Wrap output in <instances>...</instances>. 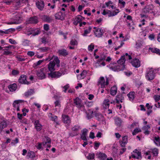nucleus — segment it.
Returning <instances> with one entry per match:
<instances>
[{"label":"nucleus","instance_id":"b1692460","mask_svg":"<svg viewBox=\"0 0 160 160\" xmlns=\"http://www.w3.org/2000/svg\"><path fill=\"white\" fill-rule=\"evenodd\" d=\"M133 152H134L136 154H137L138 155V157H136L135 155L132 154V157L133 158H136L137 159H139L140 157L141 158V152L138 151L137 149H136L134 151H133Z\"/></svg>","mask_w":160,"mask_h":160},{"label":"nucleus","instance_id":"de8ad7c7","mask_svg":"<svg viewBox=\"0 0 160 160\" xmlns=\"http://www.w3.org/2000/svg\"><path fill=\"white\" fill-rule=\"evenodd\" d=\"M116 11H117V12H114L115 13H113L112 12H110L109 14L108 15V17H113L115 15L117 14L119 12V10L118 9H116Z\"/></svg>","mask_w":160,"mask_h":160},{"label":"nucleus","instance_id":"7ed1b4c3","mask_svg":"<svg viewBox=\"0 0 160 160\" xmlns=\"http://www.w3.org/2000/svg\"><path fill=\"white\" fill-rule=\"evenodd\" d=\"M109 84L108 78L106 77L105 81L104 78L103 77H100L98 82V85H100L101 88H104L105 85H108Z\"/></svg>","mask_w":160,"mask_h":160},{"label":"nucleus","instance_id":"bb28decb","mask_svg":"<svg viewBox=\"0 0 160 160\" xmlns=\"http://www.w3.org/2000/svg\"><path fill=\"white\" fill-rule=\"evenodd\" d=\"M117 87L116 85L112 87L110 89L111 95L113 96L115 95L117 92Z\"/></svg>","mask_w":160,"mask_h":160},{"label":"nucleus","instance_id":"412c9836","mask_svg":"<svg viewBox=\"0 0 160 160\" xmlns=\"http://www.w3.org/2000/svg\"><path fill=\"white\" fill-rule=\"evenodd\" d=\"M7 124L6 121L3 120L0 122V133L2 130L7 127Z\"/></svg>","mask_w":160,"mask_h":160},{"label":"nucleus","instance_id":"f257e3e1","mask_svg":"<svg viewBox=\"0 0 160 160\" xmlns=\"http://www.w3.org/2000/svg\"><path fill=\"white\" fill-rule=\"evenodd\" d=\"M60 61L58 58L57 57H54L53 60L51 61L48 65V68L50 72L54 71L55 69L54 68L55 65H56L58 67H59Z\"/></svg>","mask_w":160,"mask_h":160},{"label":"nucleus","instance_id":"a18cd8bd","mask_svg":"<svg viewBox=\"0 0 160 160\" xmlns=\"http://www.w3.org/2000/svg\"><path fill=\"white\" fill-rule=\"evenodd\" d=\"M95 117L97 118L98 120L99 121L101 119L103 118V116L100 113H97L95 114Z\"/></svg>","mask_w":160,"mask_h":160},{"label":"nucleus","instance_id":"72a5a7b5","mask_svg":"<svg viewBox=\"0 0 160 160\" xmlns=\"http://www.w3.org/2000/svg\"><path fill=\"white\" fill-rule=\"evenodd\" d=\"M134 94L135 92H130L127 95V96L129 98L130 100H132L134 99L135 98Z\"/></svg>","mask_w":160,"mask_h":160},{"label":"nucleus","instance_id":"dca6fc26","mask_svg":"<svg viewBox=\"0 0 160 160\" xmlns=\"http://www.w3.org/2000/svg\"><path fill=\"white\" fill-rule=\"evenodd\" d=\"M43 69V68L41 69L40 71L37 72V76L39 79H42L46 78L45 73L42 72V70Z\"/></svg>","mask_w":160,"mask_h":160},{"label":"nucleus","instance_id":"aec40b11","mask_svg":"<svg viewBox=\"0 0 160 160\" xmlns=\"http://www.w3.org/2000/svg\"><path fill=\"white\" fill-rule=\"evenodd\" d=\"M82 133L81 136V138L84 141H86L87 139L86 136L87 135L88 130L86 129H84L82 130Z\"/></svg>","mask_w":160,"mask_h":160},{"label":"nucleus","instance_id":"e433bc0d","mask_svg":"<svg viewBox=\"0 0 160 160\" xmlns=\"http://www.w3.org/2000/svg\"><path fill=\"white\" fill-rule=\"evenodd\" d=\"M95 154L93 153H89L87 156V159L90 160H95L94 159Z\"/></svg>","mask_w":160,"mask_h":160},{"label":"nucleus","instance_id":"680f3d73","mask_svg":"<svg viewBox=\"0 0 160 160\" xmlns=\"http://www.w3.org/2000/svg\"><path fill=\"white\" fill-rule=\"evenodd\" d=\"M94 148L95 149H97L99 147L100 145V143L97 142H95L94 143Z\"/></svg>","mask_w":160,"mask_h":160},{"label":"nucleus","instance_id":"7c9ffc66","mask_svg":"<svg viewBox=\"0 0 160 160\" xmlns=\"http://www.w3.org/2000/svg\"><path fill=\"white\" fill-rule=\"evenodd\" d=\"M13 6L16 9H18L20 7L21 3L20 1H18L14 2L13 3Z\"/></svg>","mask_w":160,"mask_h":160},{"label":"nucleus","instance_id":"423d86ee","mask_svg":"<svg viewBox=\"0 0 160 160\" xmlns=\"http://www.w3.org/2000/svg\"><path fill=\"white\" fill-rule=\"evenodd\" d=\"M93 28L95 30L94 33L95 36L98 38L101 37L104 33L103 30L101 28H97L96 27H94Z\"/></svg>","mask_w":160,"mask_h":160},{"label":"nucleus","instance_id":"a19ab883","mask_svg":"<svg viewBox=\"0 0 160 160\" xmlns=\"http://www.w3.org/2000/svg\"><path fill=\"white\" fill-rule=\"evenodd\" d=\"M84 18L82 17L80 15H78L75 18V20L78 22H80L82 21Z\"/></svg>","mask_w":160,"mask_h":160},{"label":"nucleus","instance_id":"f03ea898","mask_svg":"<svg viewBox=\"0 0 160 160\" xmlns=\"http://www.w3.org/2000/svg\"><path fill=\"white\" fill-rule=\"evenodd\" d=\"M155 77V73L152 68H148L147 69L145 74L146 78L149 80L151 81L153 80Z\"/></svg>","mask_w":160,"mask_h":160},{"label":"nucleus","instance_id":"c85d7f7f","mask_svg":"<svg viewBox=\"0 0 160 160\" xmlns=\"http://www.w3.org/2000/svg\"><path fill=\"white\" fill-rule=\"evenodd\" d=\"M51 142L50 138L47 137H45V139H44V141L42 142L43 146L44 147L46 146V145L47 143H50Z\"/></svg>","mask_w":160,"mask_h":160},{"label":"nucleus","instance_id":"f704fd0d","mask_svg":"<svg viewBox=\"0 0 160 160\" xmlns=\"http://www.w3.org/2000/svg\"><path fill=\"white\" fill-rule=\"evenodd\" d=\"M91 27L89 26L88 28V29L84 30V32L83 34H82V35L84 36H87V35L89 34L91 32Z\"/></svg>","mask_w":160,"mask_h":160},{"label":"nucleus","instance_id":"69168bd1","mask_svg":"<svg viewBox=\"0 0 160 160\" xmlns=\"http://www.w3.org/2000/svg\"><path fill=\"white\" fill-rule=\"evenodd\" d=\"M119 142L122 148L125 147L126 144H127L126 143L122 142V140H120L119 141Z\"/></svg>","mask_w":160,"mask_h":160},{"label":"nucleus","instance_id":"09e8293b","mask_svg":"<svg viewBox=\"0 0 160 160\" xmlns=\"http://www.w3.org/2000/svg\"><path fill=\"white\" fill-rule=\"evenodd\" d=\"M3 50L4 51L3 52V54L4 55H7L12 54V52L8 51V49H3Z\"/></svg>","mask_w":160,"mask_h":160},{"label":"nucleus","instance_id":"f3484780","mask_svg":"<svg viewBox=\"0 0 160 160\" xmlns=\"http://www.w3.org/2000/svg\"><path fill=\"white\" fill-rule=\"evenodd\" d=\"M42 19L44 22L48 23L51 22L52 20L51 17L47 15L42 16Z\"/></svg>","mask_w":160,"mask_h":160},{"label":"nucleus","instance_id":"052dcab7","mask_svg":"<svg viewBox=\"0 0 160 160\" xmlns=\"http://www.w3.org/2000/svg\"><path fill=\"white\" fill-rule=\"evenodd\" d=\"M59 33L60 35L63 36L64 39H67V37L66 35L67 34V33H64L61 31H59Z\"/></svg>","mask_w":160,"mask_h":160},{"label":"nucleus","instance_id":"4c0bfd02","mask_svg":"<svg viewBox=\"0 0 160 160\" xmlns=\"http://www.w3.org/2000/svg\"><path fill=\"white\" fill-rule=\"evenodd\" d=\"M44 60H39L36 63H35L33 65V67L34 68H36L37 66L39 65L42 62H43Z\"/></svg>","mask_w":160,"mask_h":160},{"label":"nucleus","instance_id":"5701e85b","mask_svg":"<svg viewBox=\"0 0 160 160\" xmlns=\"http://www.w3.org/2000/svg\"><path fill=\"white\" fill-rule=\"evenodd\" d=\"M62 118L64 123L68 124L70 123L71 121L68 116L65 115H62Z\"/></svg>","mask_w":160,"mask_h":160},{"label":"nucleus","instance_id":"20e7f679","mask_svg":"<svg viewBox=\"0 0 160 160\" xmlns=\"http://www.w3.org/2000/svg\"><path fill=\"white\" fill-rule=\"evenodd\" d=\"M74 105L79 109H84V106L83 103L82 102V100L79 98L77 97L74 99Z\"/></svg>","mask_w":160,"mask_h":160},{"label":"nucleus","instance_id":"6e6552de","mask_svg":"<svg viewBox=\"0 0 160 160\" xmlns=\"http://www.w3.org/2000/svg\"><path fill=\"white\" fill-rule=\"evenodd\" d=\"M55 17L56 19L63 20L65 19V14L64 12L60 11L56 13L55 15Z\"/></svg>","mask_w":160,"mask_h":160},{"label":"nucleus","instance_id":"ea45409f","mask_svg":"<svg viewBox=\"0 0 160 160\" xmlns=\"http://www.w3.org/2000/svg\"><path fill=\"white\" fill-rule=\"evenodd\" d=\"M154 139L157 142H155V144L158 146H160V138L159 137H155Z\"/></svg>","mask_w":160,"mask_h":160},{"label":"nucleus","instance_id":"774afa93","mask_svg":"<svg viewBox=\"0 0 160 160\" xmlns=\"http://www.w3.org/2000/svg\"><path fill=\"white\" fill-rule=\"evenodd\" d=\"M34 52L32 51H28L27 52V54L30 57H32L34 55Z\"/></svg>","mask_w":160,"mask_h":160},{"label":"nucleus","instance_id":"c756f323","mask_svg":"<svg viewBox=\"0 0 160 160\" xmlns=\"http://www.w3.org/2000/svg\"><path fill=\"white\" fill-rule=\"evenodd\" d=\"M23 102V101L22 100H17L15 101L13 103V106L14 108H17L20 105V103H22Z\"/></svg>","mask_w":160,"mask_h":160},{"label":"nucleus","instance_id":"2eb2a0df","mask_svg":"<svg viewBox=\"0 0 160 160\" xmlns=\"http://www.w3.org/2000/svg\"><path fill=\"white\" fill-rule=\"evenodd\" d=\"M57 53L59 55L63 56H66L68 54V52L67 50L64 48L58 50Z\"/></svg>","mask_w":160,"mask_h":160},{"label":"nucleus","instance_id":"603ef678","mask_svg":"<svg viewBox=\"0 0 160 160\" xmlns=\"http://www.w3.org/2000/svg\"><path fill=\"white\" fill-rule=\"evenodd\" d=\"M78 133L77 132H72L69 133V135L70 137H73L74 136H77L78 135Z\"/></svg>","mask_w":160,"mask_h":160},{"label":"nucleus","instance_id":"c03bdc74","mask_svg":"<svg viewBox=\"0 0 160 160\" xmlns=\"http://www.w3.org/2000/svg\"><path fill=\"white\" fill-rule=\"evenodd\" d=\"M50 115H51L52 116L51 117V120L54 121V122H56L57 121L58 119V117L56 116H55L53 115L52 116V113H50Z\"/></svg>","mask_w":160,"mask_h":160},{"label":"nucleus","instance_id":"79ce46f5","mask_svg":"<svg viewBox=\"0 0 160 160\" xmlns=\"http://www.w3.org/2000/svg\"><path fill=\"white\" fill-rule=\"evenodd\" d=\"M21 15L20 13H17L14 18L16 20V21H18L19 20L20 21V22H21Z\"/></svg>","mask_w":160,"mask_h":160},{"label":"nucleus","instance_id":"8fccbe9b","mask_svg":"<svg viewBox=\"0 0 160 160\" xmlns=\"http://www.w3.org/2000/svg\"><path fill=\"white\" fill-rule=\"evenodd\" d=\"M20 23V21L19 20L18 21H14V22H7L6 23L8 25L9 24H18Z\"/></svg>","mask_w":160,"mask_h":160},{"label":"nucleus","instance_id":"ddd939ff","mask_svg":"<svg viewBox=\"0 0 160 160\" xmlns=\"http://www.w3.org/2000/svg\"><path fill=\"white\" fill-rule=\"evenodd\" d=\"M131 63L134 67L138 68L140 66V62L137 58L133 59L131 62Z\"/></svg>","mask_w":160,"mask_h":160},{"label":"nucleus","instance_id":"0e129e2a","mask_svg":"<svg viewBox=\"0 0 160 160\" xmlns=\"http://www.w3.org/2000/svg\"><path fill=\"white\" fill-rule=\"evenodd\" d=\"M43 28L45 30L48 31L49 29V25L47 24H45L43 26Z\"/></svg>","mask_w":160,"mask_h":160},{"label":"nucleus","instance_id":"a211bd4d","mask_svg":"<svg viewBox=\"0 0 160 160\" xmlns=\"http://www.w3.org/2000/svg\"><path fill=\"white\" fill-rule=\"evenodd\" d=\"M35 127V129L38 131H40L42 128V125L39 122L38 120H36L34 123Z\"/></svg>","mask_w":160,"mask_h":160},{"label":"nucleus","instance_id":"c9c22d12","mask_svg":"<svg viewBox=\"0 0 160 160\" xmlns=\"http://www.w3.org/2000/svg\"><path fill=\"white\" fill-rule=\"evenodd\" d=\"M61 102L59 100H56L54 102L55 107L57 108H60L61 107Z\"/></svg>","mask_w":160,"mask_h":160},{"label":"nucleus","instance_id":"f8f14e48","mask_svg":"<svg viewBox=\"0 0 160 160\" xmlns=\"http://www.w3.org/2000/svg\"><path fill=\"white\" fill-rule=\"evenodd\" d=\"M154 7V6L152 4H149L146 6L142 10L145 13H148L151 11L153 10Z\"/></svg>","mask_w":160,"mask_h":160},{"label":"nucleus","instance_id":"49530a36","mask_svg":"<svg viewBox=\"0 0 160 160\" xmlns=\"http://www.w3.org/2000/svg\"><path fill=\"white\" fill-rule=\"evenodd\" d=\"M141 132V130L138 128H136L134 129L133 132H132V134L133 135H135L137 133L139 132Z\"/></svg>","mask_w":160,"mask_h":160},{"label":"nucleus","instance_id":"bf43d9fd","mask_svg":"<svg viewBox=\"0 0 160 160\" xmlns=\"http://www.w3.org/2000/svg\"><path fill=\"white\" fill-rule=\"evenodd\" d=\"M19 73V71L16 70H13L12 72V73L13 75H18Z\"/></svg>","mask_w":160,"mask_h":160},{"label":"nucleus","instance_id":"6e6d98bb","mask_svg":"<svg viewBox=\"0 0 160 160\" xmlns=\"http://www.w3.org/2000/svg\"><path fill=\"white\" fill-rule=\"evenodd\" d=\"M122 142L127 143L128 142V138L127 136H124L122 137Z\"/></svg>","mask_w":160,"mask_h":160},{"label":"nucleus","instance_id":"3c124183","mask_svg":"<svg viewBox=\"0 0 160 160\" xmlns=\"http://www.w3.org/2000/svg\"><path fill=\"white\" fill-rule=\"evenodd\" d=\"M153 154L155 156H157L158 154V150L157 148H154L152 151Z\"/></svg>","mask_w":160,"mask_h":160},{"label":"nucleus","instance_id":"393cba45","mask_svg":"<svg viewBox=\"0 0 160 160\" xmlns=\"http://www.w3.org/2000/svg\"><path fill=\"white\" fill-rule=\"evenodd\" d=\"M110 101L108 99H105L103 101V108L107 109L109 108Z\"/></svg>","mask_w":160,"mask_h":160},{"label":"nucleus","instance_id":"4468645a","mask_svg":"<svg viewBox=\"0 0 160 160\" xmlns=\"http://www.w3.org/2000/svg\"><path fill=\"white\" fill-rule=\"evenodd\" d=\"M27 157L28 158H30L31 160H34L37 158L35 153L32 151L28 152Z\"/></svg>","mask_w":160,"mask_h":160},{"label":"nucleus","instance_id":"864d4df0","mask_svg":"<svg viewBox=\"0 0 160 160\" xmlns=\"http://www.w3.org/2000/svg\"><path fill=\"white\" fill-rule=\"evenodd\" d=\"M18 142V139L17 138H16L15 140H13L11 142V144L12 145H15V144H16Z\"/></svg>","mask_w":160,"mask_h":160},{"label":"nucleus","instance_id":"a878e982","mask_svg":"<svg viewBox=\"0 0 160 160\" xmlns=\"http://www.w3.org/2000/svg\"><path fill=\"white\" fill-rule=\"evenodd\" d=\"M86 113L87 114V117L88 119H90L92 118L93 111L92 110L88 109L87 111L86 112Z\"/></svg>","mask_w":160,"mask_h":160},{"label":"nucleus","instance_id":"473e14b6","mask_svg":"<svg viewBox=\"0 0 160 160\" xmlns=\"http://www.w3.org/2000/svg\"><path fill=\"white\" fill-rule=\"evenodd\" d=\"M34 92V91L33 89H30L24 93V95L26 97H28L33 94Z\"/></svg>","mask_w":160,"mask_h":160},{"label":"nucleus","instance_id":"13d9d810","mask_svg":"<svg viewBox=\"0 0 160 160\" xmlns=\"http://www.w3.org/2000/svg\"><path fill=\"white\" fill-rule=\"evenodd\" d=\"M122 98H124L122 94H119L117 95L116 99L120 100Z\"/></svg>","mask_w":160,"mask_h":160},{"label":"nucleus","instance_id":"338daca9","mask_svg":"<svg viewBox=\"0 0 160 160\" xmlns=\"http://www.w3.org/2000/svg\"><path fill=\"white\" fill-rule=\"evenodd\" d=\"M16 58L19 61H24L25 60V58H22V57L19 56H17Z\"/></svg>","mask_w":160,"mask_h":160},{"label":"nucleus","instance_id":"58836bf2","mask_svg":"<svg viewBox=\"0 0 160 160\" xmlns=\"http://www.w3.org/2000/svg\"><path fill=\"white\" fill-rule=\"evenodd\" d=\"M49 49V48L48 47H42L39 49L41 52H46L48 51Z\"/></svg>","mask_w":160,"mask_h":160},{"label":"nucleus","instance_id":"9b49d317","mask_svg":"<svg viewBox=\"0 0 160 160\" xmlns=\"http://www.w3.org/2000/svg\"><path fill=\"white\" fill-rule=\"evenodd\" d=\"M36 5L38 9L42 10L44 6V3L43 1L38 0L36 2Z\"/></svg>","mask_w":160,"mask_h":160},{"label":"nucleus","instance_id":"4be33fe9","mask_svg":"<svg viewBox=\"0 0 160 160\" xmlns=\"http://www.w3.org/2000/svg\"><path fill=\"white\" fill-rule=\"evenodd\" d=\"M28 22L29 23H37L38 22V18L36 16L31 17L30 18Z\"/></svg>","mask_w":160,"mask_h":160},{"label":"nucleus","instance_id":"39448f33","mask_svg":"<svg viewBox=\"0 0 160 160\" xmlns=\"http://www.w3.org/2000/svg\"><path fill=\"white\" fill-rule=\"evenodd\" d=\"M48 77L52 78H58L62 75V73L59 71L51 72L48 74Z\"/></svg>","mask_w":160,"mask_h":160},{"label":"nucleus","instance_id":"9d476101","mask_svg":"<svg viewBox=\"0 0 160 160\" xmlns=\"http://www.w3.org/2000/svg\"><path fill=\"white\" fill-rule=\"evenodd\" d=\"M96 156L100 160H106L107 156L104 153L98 152L96 154Z\"/></svg>","mask_w":160,"mask_h":160},{"label":"nucleus","instance_id":"e2e57ef3","mask_svg":"<svg viewBox=\"0 0 160 160\" xmlns=\"http://www.w3.org/2000/svg\"><path fill=\"white\" fill-rule=\"evenodd\" d=\"M150 128V126L149 125H147L143 126L142 128V130H148Z\"/></svg>","mask_w":160,"mask_h":160},{"label":"nucleus","instance_id":"0eeeda50","mask_svg":"<svg viewBox=\"0 0 160 160\" xmlns=\"http://www.w3.org/2000/svg\"><path fill=\"white\" fill-rule=\"evenodd\" d=\"M125 67L123 66L119 65L117 64L113 66H112L110 67V69L114 71L118 72L121 70H123L125 69Z\"/></svg>","mask_w":160,"mask_h":160},{"label":"nucleus","instance_id":"1a4fd4ad","mask_svg":"<svg viewBox=\"0 0 160 160\" xmlns=\"http://www.w3.org/2000/svg\"><path fill=\"white\" fill-rule=\"evenodd\" d=\"M27 76L26 75H22L18 79V82L22 84H28L29 82L27 81Z\"/></svg>","mask_w":160,"mask_h":160},{"label":"nucleus","instance_id":"37998d69","mask_svg":"<svg viewBox=\"0 0 160 160\" xmlns=\"http://www.w3.org/2000/svg\"><path fill=\"white\" fill-rule=\"evenodd\" d=\"M80 128V127L79 126H75L72 128V130L74 132H77L79 130Z\"/></svg>","mask_w":160,"mask_h":160},{"label":"nucleus","instance_id":"4d7b16f0","mask_svg":"<svg viewBox=\"0 0 160 160\" xmlns=\"http://www.w3.org/2000/svg\"><path fill=\"white\" fill-rule=\"evenodd\" d=\"M153 98L156 102H157L160 100V95H155L153 96Z\"/></svg>","mask_w":160,"mask_h":160},{"label":"nucleus","instance_id":"2f4dec72","mask_svg":"<svg viewBox=\"0 0 160 160\" xmlns=\"http://www.w3.org/2000/svg\"><path fill=\"white\" fill-rule=\"evenodd\" d=\"M115 124L118 127H120L121 125L122 121L121 119L119 118H117L115 120Z\"/></svg>","mask_w":160,"mask_h":160},{"label":"nucleus","instance_id":"6ab92c4d","mask_svg":"<svg viewBox=\"0 0 160 160\" xmlns=\"http://www.w3.org/2000/svg\"><path fill=\"white\" fill-rule=\"evenodd\" d=\"M125 61V55L122 56L119 59V60L118 61V64L119 65L123 66L125 67V65H124V63Z\"/></svg>","mask_w":160,"mask_h":160},{"label":"nucleus","instance_id":"5fc2aeb1","mask_svg":"<svg viewBox=\"0 0 160 160\" xmlns=\"http://www.w3.org/2000/svg\"><path fill=\"white\" fill-rule=\"evenodd\" d=\"M125 55V60L128 59L131 60L132 58L131 56L129 55L128 53H126L125 55Z\"/></svg>","mask_w":160,"mask_h":160},{"label":"nucleus","instance_id":"cd10ccee","mask_svg":"<svg viewBox=\"0 0 160 160\" xmlns=\"http://www.w3.org/2000/svg\"><path fill=\"white\" fill-rule=\"evenodd\" d=\"M17 85L15 83H13L12 84L8 86V88L10 91H15L17 89Z\"/></svg>","mask_w":160,"mask_h":160}]
</instances>
